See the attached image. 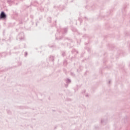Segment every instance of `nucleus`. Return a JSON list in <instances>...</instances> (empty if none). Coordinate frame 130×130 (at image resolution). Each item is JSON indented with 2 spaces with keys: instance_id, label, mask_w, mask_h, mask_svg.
<instances>
[{
  "instance_id": "obj_1",
  "label": "nucleus",
  "mask_w": 130,
  "mask_h": 130,
  "mask_svg": "<svg viewBox=\"0 0 130 130\" xmlns=\"http://www.w3.org/2000/svg\"><path fill=\"white\" fill-rule=\"evenodd\" d=\"M6 14H5V12H2L1 14L0 18L1 19H5V18H6Z\"/></svg>"
}]
</instances>
